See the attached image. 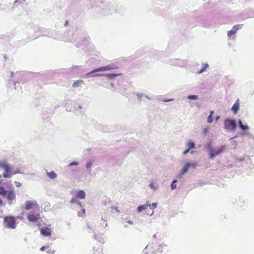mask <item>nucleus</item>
Masks as SVG:
<instances>
[{"label":"nucleus","mask_w":254,"mask_h":254,"mask_svg":"<svg viewBox=\"0 0 254 254\" xmlns=\"http://www.w3.org/2000/svg\"><path fill=\"white\" fill-rule=\"evenodd\" d=\"M0 168L4 171L2 174L4 178H10L13 175L19 173L18 171H13L12 167L5 160H0Z\"/></svg>","instance_id":"f257e3e1"},{"label":"nucleus","mask_w":254,"mask_h":254,"mask_svg":"<svg viewBox=\"0 0 254 254\" xmlns=\"http://www.w3.org/2000/svg\"><path fill=\"white\" fill-rule=\"evenodd\" d=\"M5 196H6L7 200L9 201V204H11L12 200L15 198V194L13 190H7L6 194Z\"/></svg>","instance_id":"0eeeda50"},{"label":"nucleus","mask_w":254,"mask_h":254,"mask_svg":"<svg viewBox=\"0 0 254 254\" xmlns=\"http://www.w3.org/2000/svg\"><path fill=\"white\" fill-rule=\"evenodd\" d=\"M188 98L190 100H196L198 99V96L196 95H189Z\"/></svg>","instance_id":"5701e85b"},{"label":"nucleus","mask_w":254,"mask_h":254,"mask_svg":"<svg viewBox=\"0 0 254 254\" xmlns=\"http://www.w3.org/2000/svg\"><path fill=\"white\" fill-rule=\"evenodd\" d=\"M219 118V117H217L216 120H218Z\"/></svg>","instance_id":"4c0bfd02"},{"label":"nucleus","mask_w":254,"mask_h":254,"mask_svg":"<svg viewBox=\"0 0 254 254\" xmlns=\"http://www.w3.org/2000/svg\"><path fill=\"white\" fill-rule=\"evenodd\" d=\"M85 197V193L82 190H79L77 192L76 197L79 199H84Z\"/></svg>","instance_id":"f8f14e48"},{"label":"nucleus","mask_w":254,"mask_h":254,"mask_svg":"<svg viewBox=\"0 0 254 254\" xmlns=\"http://www.w3.org/2000/svg\"><path fill=\"white\" fill-rule=\"evenodd\" d=\"M3 205V201L2 199H0V206H2Z\"/></svg>","instance_id":"72a5a7b5"},{"label":"nucleus","mask_w":254,"mask_h":254,"mask_svg":"<svg viewBox=\"0 0 254 254\" xmlns=\"http://www.w3.org/2000/svg\"><path fill=\"white\" fill-rule=\"evenodd\" d=\"M78 204L80 206H81V204L80 202H78Z\"/></svg>","instance_id":"e433bc0d"},{"label":"nucleus","mask_w":254,"mask_h":254,"mask_svg":"<svg viewBox=\"0 0 254 254\" xmlns=\"http://www.w3.org/2000/svg\"><path fill=\"white\" fill-rule=\"evenodd\" d=\"M117 68H118V66L115 64L108 65L107 66L99 67V68L90 72L89 73H88V74L93 73L95 72L110 70L116 69Z\"/></svg>","instance_id":"20e7f679"},{"label":"nucleus","mask_w":254,"mask_h":254,"mask_svg":"<svg viewBox=\"0 0 254 254\" xmlns=\"http://www.w3.org/2000/svg\"><path fill=\"white\" fill-rule=\"evenodd\" d=\"M92 162L91 161L88 162L86 165L87 169H89L91 167V166H92Z\"/></svg>","instance_id":"a878e982"},{"label":"nucleus","mask_w":254,"mask_h":254,"mask_svg":"<svg viewBox=\"0 0 254 254\" xmlns=\"http://www.w3.org/2000/svg\"><path fill=\"white\" fill-rule=\"evenodd\" d=\"M78 165V163L76 162H71L69 164V166H73V165Z\"/></svg>","instance_id":"c85d7f7f"},{"label":"nucleus","mask_w":254,"mask_h":254,"mask_svg":"<svg viewBox=\"0 0 254 254\" xmlns=\"http://www.w3.org/2000/svg\"><path fill=\"white\" fill-rule=\"evenodd\" d=\"M107 76H108V77H110V78H112L116 75H117V74H108L106 75Z\"/></svg>","instance_id":"cd10ccee"},{"label":"nucleus","mask_w":254,"mask_h":254,"mask_svg":"<svg viewBox=\"0 0 254 254\" xmlns=\"http://www.w3.org/2000/svg\"><path fill=\"white\" fill-rule=\"evenodd\" d=\"M20 217L17 216L16 219H19ZM3 224L4 226L11 229H14L16 227V218L13 216H7L3 218Z\"/></svg>","instance_id":"f03ea898"},{"label":"nucleus","mask_w":254,"mask_h":254,"mask_svg":"<svg viewBox=\"0 0 254 254\" xmlns=\"http://www.w3.org/2000/svg\"><path fill=\"white\" fill-rule=\"evenodd\" d=\"M190 149L189 148H187V149H186L184 152H183V154L185 155V154H187L190 150Z\"/></svg>","instance_id":"7c9ffc66"},{"label":"nucleus","mask_w":254,"mask_h":254,"mask_svg":"<svg viewBox=\"0 0 254 254\" xmlns=\"http://www.w3.org/2000/svg\"><path fill=\"white\" fill-rule=\"evenodd\" d=\"M87 227H88V228L89 229H90V226H87Z\"/></svg>","instance_id":"58836bf2"},{"label":"nucleus","mask_w":254,"mask_h":254,"mask_svg":"<svg viewBox=\"0 0 254 254\" xmlns=\"http://www.w3.org/2000/svg\"><path fill=\"white\" fill-rule=\"evenodd\" d=\"M7 190H5L3 186H0V195L5 196L6 194Z\"/></svg>","instance_id":"aec40b11"},{"label":"nucleus","mask_w":254,"mask_h":254,"mask_svg":"<svg viewBox=\"0 0 254 254\" xmlns=\"http://www.w3.org/2000/svg\"><path fill=\"white\" fill-rule=\"evenodd\" d=\"M49 253H50V254H54L55 251H52L51 252L49 251Z\"/></svg>","instance_id":"c9c22d12"},{"label":"nucleus","mask_w":254,"mask_h":254,"mask_svg":"<svg viewBox=\"0 0 254 254\" xmlns=\"http://www.w3.org/2000/svg\"><path fill=\"white\" fill-rule=\"evenodd\" d=\"M187 146L188 148H189L190 149L194 148L195 147L194 143L191 140L188 141V142L187 144Z\"/></svg>","instance_id":"6ab92c4d"},{"label":"nucleus","mask_w":254,"mask_h":254,"mask_svg":"<svg viewBox=\"0 0 254 254\" xmlns=\"http://www.w3.org/2000/svg\"><path fill=\"white\" fill-rule=\"evenodd\" d=\"M148 202V207L149 206L150 208L153 210L156 207H157V203H153L151 204L149 203V201ZM154 211H152L151 213L150 214V215H152L153 214Z\"/></svg>","instance_id":"f3484780"},{"label":"nucleus","mask_w":254,"mask_h":254,"mask_svg":"<svg viewBox=\"0 0 254 254\" xmlns=\"http://www.w3.org/2000/svg\"><path fill=\"white\" fill-rule=\"evenodd\" d=\"M39 208V205L36 200L27 201L25 203V209L29 210L32 209H37Z\"/></svg>","instance_id":"39448f33"},{"label":"nucleus","mask_w":254,"mask_h":254,"mask_svg":"<svg viewBox=\"0 0 254 254\" xmlns=\"http://www.w3.org/2000/svg\"><path fill=\"white\" fill-rule=\"evenodd\" d=\"M84 83V81L82 80H78L73 82L72 86L73 87H77L83 84Z\"/></svg>","instance_id":"4468645a"},{"label":"nucleus","mask_w":254,"mask_h":254,"mask_svg":"<svg viewBox=\"0 0 254 254\" xmlns=\"http://www.w3.org/2000/svg\"><path fill=\"white\" fill-rule=\"evenodd\" d=\"M223 147L224 146H221V148L218 151H216L215 152H211L210 154V158H213V157H214L215 156L217 155L218 154H219V153L222 151V150H223Z\"/></svg>","instance_id":"2eb2a0df"},{"label":"nucleus","mask_w":254,"mask_h":254,"mask_svg":"<svg viewBox=\"0 0 254 254\" xmlns=\"http://www.w3.org/2000/svg\"><path fill=\"white\" fill-rule=\"evenodd\" d=\"M47 176L51 179H54L57 177V175L54 171H51L50 172L47 173Z\"/></svg>","instance_id":"dca6fc26"},{"label":"nucleus","mask_w":254,"mask_h":254,"mask_svg":"<svg viewBox=\"0 0 254 254\" xmlns=\"http://www.w3.org/2000/svg\"><path fill=\"white\" fill-rule=\"evenodd\" d=\"M177 181L176 180H174L171 185V189L172 190H174L175 189H176V185L175 184L176 183H177Z\"/></svg>","instance_id":"b1692460"},{"label":"nucleus","mask_w":254,"mask_h":254,"mask_svg":"<svg viewBox=\"0 0 254 254\" xmlns=\"http://www.w3.org/2000/svg\"><path fill=\"white\" fill-rule=\"evenodd\" d=\"M225 128L229 131H233L236 127V123L234 120H226L224 122Z\"/></svg>","instance_id":"7ed1b4c3"},{"label":"nucleus","mask_w":254,"mask_h":254,"mask_svg":"<svg viewBox=\"0 0 254 254\" xmlns=\"http://www.w3.org/2000/svg\"><path fill=\"white\" fill-rule=\"evenodd\" d=\"M239 26H240L239 25H236L234 26L233 27L232 30H231L230 31H229L228 32V33H227L228 36L229 37H231L232 35H234L237 32L238 30L239 29Z\"/></svg>","instance_id":"9d476101"},{"label":"nucleus","mask_w":254,"mask_h":254,"mask_svg":"<svg viewBox=\"0 0 254 254\" xmlns=\"http://www.w3.org/2000/svg\"><path fill=\"white\" fill-rule=\"evenodd\" d=\"M147 207H148V202H146L145 204H144L143 205H140L137 207V212H140L142 210L147 209Z\"/></svg>","instance_id":"ddd939ff"},{"label":"nucleus","mask_w":254,"mask_h":254,"mask_svg":"<svg viewBox=\"0 0 254 254\" xmlns=\"http://www.w3.org/2000/svg\"><path fill=\"white\" fill-rule=\"evenodd\" d=\"M239 99H237L231 108L232 111L234 114H237L239 109Z\"/></svg>","instance_id":"9b49d317"},{"label":"nucleus","mask_w":254,"mask_h":254,"mask_svg":"<svg viewBox=\"0 0 254 254\" xmlns=\"http://www.w3.org/2000/svg\"><path fill=\"white\" fill-rule=\"evenodd\" d=\"M208 67V64H205L203 65L202 68L198 72V73H200L204 72Z\"/></svg>","instance_id":"412c9836"},{"label":"nucleus","mask_w":254,"mask_h":254,"mask_svg":"<svg viewBox=\"0 0 254 254\" xmlns=\"http://www.w3.org/2000/svg\"><path fill=\"white\" fill-rule=\"evenodd\" d=\"M15 183L16 184V187H20L21 185L20 183L17 182H15Z\"/></svg>","instance_id":"2f4dec72"},{"label":"nucleus","mask_w":254,"mask_h":254,"mask_svg":"<svg viewBox=\"0 0 254 254\" xmlns=\"http://www.w3.org/2000/svg\"><path fill=\"white\" fill-rule=\"evenodd\" d=\"M45 249H46V247H45V246H43V247H42L40 248V250H41V251H44V250H45Z\"/></svg>","instance_id":"473e14b6"},{"label":"nucleus","mask_w":254,"mask_h":254,"mask_svg":"<svg viewBox=\"0 0 254 254\" xmlns=\"http://www.w3.org/2000/svg\"><path fill=\"white\" fill-rule=\"evenodd\" d=\"M239 125L240 127L243 130H246L249 129V127L247 126H244L243 125L242 121L240 120L238 122Z\"/></svg>","instance_id":"a211bd4d"},{"label":"nucleus","mask_w":254,"mask_h":254,"mask_svg":"<svg viewBox=\"0 0 254 254\" xmlns=\"http://www.w3.org/2000/svg\"><path fill=\"white\" fill-rule=\"evenodd\" d=\"M213 113V111H211L210 115L208 117L207 122L209 123H211L213 122L212 114Z\"/></svg>","instance_id":"4be33fe9"},{"label":"nucleus","mask_w":254,"mask_h":254,"mask_svg":"<svg viewBox=\"0 0 254 254\" xmlns=\"http://www.w3.org/2000/svg\"><path fill=\"white\" fill-rule=\"evenodd\" d=\"M40 232L42 235L44 236H50L51 235L52 231L51 228L48 227H45L44 228H42L40 230Z\"/></svg>","instance_id":"6e6552de"},{"label":"nucleus","mask_w":254,"mask_h":254,"mask_svg":"<svg viewBox=\"0 0 254 254\" xmlns=\"http://www.w3.org/2000/svg\"><path fill=\"white\" fill-rule=\"evenodd\" d=\"M77 202L76 198H72L70 200V203L72 204L75 203Z\"/></svg>","instance_id":"bb28decb"},{"label":"nucleus","mask_w":254,"mask_h":254,"mask_svg":"<svg viewBox=\"0 0 254 254\" xmlns=\"http://www.w3.org/2000/svg\"><path fill=\"white\" fill-rule=\"evenodd\" d=\"M149 186L150 188H151L152 189H156V188L155 187L154 185L153 184V183H151L150 185H149Z\"/></svg>","instance_id":"c756f323"},{"label":"nucleus","mask_w":254,"mask_h":254,"mask_svg":"<svg viewBox=\"0 0 254 254\" xmlns=\"http://www.w3.org/2000/svg\"><path fill=\"white\" fill-rule=\"evenodd\" d=\"M111 208L112 209V212H120L117 207L112 206L111 207Z\"/></svg>","instance_id":"393cba45"},{"label":"nucleus","mask_w":254,"mask_h":254,"mask_svg":"<svg viewBox=\"0 0 254 254\" xmlns=\"http://www.w3.org/2000/svg\"><path fill=\"white\" fill-rule=\"evenodd\" d=\"M83 212L84 213V212H85V210H84V209H83Z\"/></svg>","instance_id":"ea45409f"},{"label":"nucleus","mask_w":254,"mask_h":254,"mask_svg":"<svg viewBox=\"0 0 254 254\" xmlns=\"http://www.w3.org/2000/svg\"><path fill=\"white\" fill-rule=\"evenodd\" d=\"M195 166H196L195 163H186L185 166L183 167V168L182 169V170L181 171V174H184V173H186L188 171V170L190 167H194Z\"/></svg>","instance_id":"1a4fd4ad"},{"label":"nucleus","mask_w":254,"mask_h":254,"mask_svg":"<svg viewBox=\"0 0 254 254\" xmlns=\"http://www.w3.org/2000/svg\"><path fill=\"white\" fill-rule=\"evenodd\" d=\"M27 218L28 220L30 222H37L40 218V214L38 213H30L27 214Z\"/></svg>","instance_id":"423d86ee"},{"label":"nucleus","mask_w":254,"mask_h":254,"mask_svg":"<svg viewBox=\"0 0 254 254\" xmlns=\"http://www.w3.org/2000/svg\"><path fill=\"white\" fill-rule=\"evenodd\" d=\"M173 100V99H169V100H163V101L166 102H168V101H172Z\"/></svg>","instance_id":"f704fd0d"}]
</instances>
